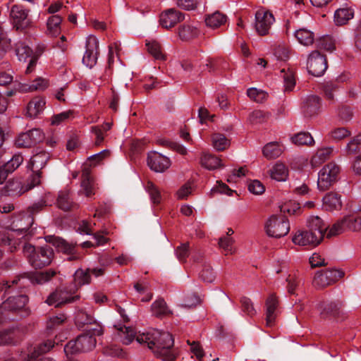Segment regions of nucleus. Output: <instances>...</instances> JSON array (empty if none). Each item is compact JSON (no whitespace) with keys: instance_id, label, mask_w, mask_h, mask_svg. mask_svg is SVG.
I'll list each match as a JSON object with an SVG mask.
<instances>
[{"instance_id":"nucleus-1","label":"nucleus","mask_w":361,"mask_h":361,"mask_svg":"<svg viewBox=\"0 0 361 361\" xmlns=\"http://www.w3.org/2000/svg\"><path fill=\"white\" fill-rule=\"evenodd\" d=\"M136 341L147 345L154 355L163 361H173L177 357L178 352L173 348L174 339L169 332L154 329L137 335Z\"/></svg>"},{"instance_id":"nucleus-2","label":"nucleus","mask_w":361,"mask_h":361,"mask_svg":"<svg viewBox=\"0 0 361 361\" xmlns=\"http://www.w3.org/2000/svg\"><path fill=\"white\" fill-rule=\"evenodd\" d=\"M307 230L298 231L293 237V243L300 246L316 247L324 239L328 227L318 216H310L307 219Z\"/></svg>"},{"instance_id":"nucleus-3","label":"nucleus","mask_w":361,"mask_h":361,"mask_svg":"<svg viewBox=\"0 0 361 361\" xmlns=\"http://www.w3.org/2000/svg\"><path fill=\"white\" fill-rule=\"evenodd\" d=\"M23 252L30 264L35 269H42L49 265L54 256L53 249L47 245L35 247L31 244H25Z\"/></svg>"},{"instance_id":"nucleus-4","label":"nucleus","mask_w":361,"mask_h":361,"mask_svg":"<svg viewBox=\"0 0 361 361\" xmlns=\"http://www.w3.org/2000/svg\"><path fill=\"white\" fill-rule=\"evenodd\" d=\"M97 344L94 337L84 331L79 335L75 340L70 341L64 346V352L66 355L80 353H85L93 350Z\"/></svg>"},{"instance_id":"nucleus-5","label":"nucleus","mask_w":361,"mask_h":361,"mask_svg":"<svg viewBox=\"0 0 361 361\" xmlns=\"http://www.w3.org/2000/svg\"><path fill=\"white\" fill-rule=\"evenodd\" d=\"M264 228L269 237L280 238L288 233L289 221L283 215L273 214L266 221Z\"/></svg>"},{"instance_id":"nucleus-6","label":"nucleus","mask_w":361,"mask_h":361,"mask_svg":"<svg viewBox=\"0 0 361 361\" xmlns=\"http://www.w3.org/2000/svg\"><path fill=\"white\" fill-rule=\"evenodd\" d=\"M341 169L334 162L326 164L319 172L317 187L321 191L329 190L339 178Z\"/></svg>"},{"instance_id":"nucleus-7","label":"nucleus","mask_w":361,"mask_h":361,"mask_svg":"<svg viewBox=\"0 0 361 361\" xmlns=\"http://www.w3.org/2000/svg\"><path fill=\"white\" fill-rule=\"evenodd\" d=\"M345 275L342 269H328L317 271L313 279V285L319 288H323L337 282Z\"/></svg>"},{"instance_id":"nucleus-8","label":"nucleus","mask_w":361,"mask_h":361,"mask_svg":"<svg viewBox=\"0 0 361 361\" xmlns=\"http://www.w3.org/2000/svg\"><path fill=\"white\" fill-rule=\"evenodd\" d=\"M30 11L25 9L20 5H13L11 7L10 16L13 27L17 30H25L32 26V21L29 18Z\"/></svg>"},{"instance_id":"nucleus-9","label":"nucleus","mask_w":361,"mask_h":361,"mask_svg":"<svg viewBox=\"0 0 361 361\" xmlns=\"http://www.w3.org/2000/svg\"><path fill=\"white\" fill-rule=\"evenodd\" d=\"M327 61L324 55L321 54L318 51H313L307 59V68L309 73L319 77L322 76L327 69Z\"/></svg>"},{"instance_id":"nucleus-10","label":"nucleus","mask_w":361,"mask_h":361,"mask_svg":"<svg viewBox=\"0 0 361 361\" xmlns=\"http://www.w3.org/2000/svg\"><path fill=\"white\" fill-rule=\"evenodd\" d=\"M44 139V133L39 128H34L20 134L15 144L18 147H32L42 142Z\"/></svg>"},{"instance_id":"nucleus-11","label":"nucleus","mask_w":361,"mask_h":361,"mask_svg":"<svg viewBox=\"0 0 361 361\" xmlns=\"http://www.w3.org/2000/svg\"><path fill=\"white\" fill-rule=\"evenodd\" d=\"M275 21L274 15L269 11L261 8L255 13V28L259 35L269 34V30Z\"/></svg>"},{"instance_id":"nucleus-12","label":"nucleus","mask_w":361,"mask_h":361,"mask_svg":"<svg viewBox=\"0 0 361 361\" xmlns=\"http://www.w3.org/2000/svg\"><path fill=\"white\" fill-rule=\"evenodd\" d=\"M85 52L82 63L89 68H92L97 61L99 54V42L96 37L90 35L86 39Z\"/></svg>"},{"instance_id":"nucleus-13","label":"nucleus","mask_w":361,"mask_h":361,"mask_svg":"<svg viewBox=\"0 0 361 361\" xmlns=\"http://www.w3.org/2000/svg\"><path fill=\"white\" fill-rule=\"evenodd\" d=\"M79 298L80 296L78 295H72L66 288H59L49 295L46 302L49 305L56 304L55 307H59L63 305L72 303Z\"/></svg>"},{"instance_id":"nucleus-14","label":"nucleus","mask_w":361,"mask_h":361,"mask_svg":"<svg viewBox=\"0 0 361 361\" xmlns=\"http://www.w3.org/2000/svg\"><path fill=\"white\" fill-rule=\"evenodd\" d=\"M342 302L340 301H321L317 308L322 318L337 317L342 312Z\"/></svg>"},{"instance_id":"nucleus-15","label":"nucleus","mask_w":361,"mask_h":361,"mask_svg":"<svg viewBox=\"0 0 361 361\" xmlns=\"http://www.w3.org/2000/svg\"><path fill=\"white\" fill-rule=\"evenodd\" d=\"M28 301L25 295L10 296L0 305V314H5L7 312H16L23 309Z\"/></svg>"},{"instance_id":"nucleus-16","label":"nucleus","mask_w":361,"mask_h":361,"mask_svg":"<svg viewBox=\"0 0 361 361\" xmlns=\"http://www.w3.org/2000/svg\"><path fill=\"white\" fill-rule=\"evenodd\" d=\"M147 165L155 172L162 173L171 166L170 159L156 152H151L148 154Z\"/></svg>"},{"instance_id":"nucleus-17","label":"nucleus","mask_w":361,"mask_h":361,"mask_svg":"<svg viewBox=\"0 0 361 361\" xmlns=\"http://www.w3.org/2000/svg\"><path fill=\"white\" fill-rule=\"evenodd\" d=\"M183 20L184 15L181 12L175 8H169L161 13L159 23L163 27L171 28Z\"/></svg>"},{"instance_id":"nucleus-18","label":"nucleus","mask_w":361,"mask_h":361,"mask_svg":"<svg viewBox=\"0 0 361 361\" xmlns=\"http://www.w3.org/2000/svg\"><path fill=\"white\" fill-rule=\"evenodd\" d=\"M23 161V156L20 154H16L8 161L0 166V184L4 183L8 176L16 170Z\"/></svg>"},{"instance_id":"nucleus-19","label":"nucleus","mask_w":361,"mask_h":361,"mask_svg":"<svg viewBox=\"0 0 361 361\" xmlns=\"http://www.w3.org/2000/svg\"><path fill=\"white\" fill-rule=\"evenodd\" d=\"M302 112L306 117H312L319 114L321 109V99L315 95H310L304 101Z\"/></svg>"},{"instance_id":"nucleus-20","label":"nucleus","mask_w":361,"mask_h":361,"mask_svg":"<svg viewBox=\"0 0 361 361\" xmlns=\"http://www.w3.org/2000/svg\"><path fill=\"white\" fill-rule=\"evenodd\" d=\"M266 324L272 326L277 316L276 310L279 307V299L275 294H271L266 300Z\"/></svg>"},{"instance_id":"nucleus-21","label":"nucleus","mask_w":361,"mask_h":361,"mask_svg":"<svg viewBox=\"0 0 361 361\" xmlns=\"http://www.w3.org/2000/svg\"><path fill=\"white\" fill-rule=\"evenodd\" d=\"M45 104L46 102L43 97H35L26 106V116L30 118L37 117L44 111Z\"/></svg>"},{"instance_id":"nucleus-22","label":"nucleus","mask_w":361,"mask_h":361,"mask_svg":"<svg viewBox=\"0 0 361 361\" xmlns=\"http://www.w3.org/2000/svg\"><path fill=\"white\" fill-rule=\"evenodd\" d=\"M81 187L87 197H90L94 194V183L91 177V171L89 167H84L81 176Z\"/></svg>"},{"instance_id":"nucleus-23","label":"nucleus","mask_w":361,"mask_h":361,"mask_svg":"<svg viewBox=\"0 0 361 361\" xmlns=\"http://www.w3.org/2000/svg\"><path fill=\"white\" fill-rule=\"evenodd\" d=\"M323 207L327 211L338 210L342 207L341 195L331 192L323 197Z\"/></svg>"},{"instance_id":"nucleus-24","label":"nucleus","mask_w":361,"mask_h":361,"mask_svg":"<svg viewBox=\"0 0 361 361\" xmlns=\"http://www.w3.org/2000/svg\"><path fill=\"white\" fill-rule=\"evenodd\" d=\"M333 152L332 147H322L317 149L310 159V164L313 168H317L326 160L330 159Z\"/></svg>"},{"instance_id":"nucleus-25","label":"nucleus","mask_w":361,"mask_h":361,"mask_svg":"<svg viewBox=\"0 0 361 361\" xmlns=\"http://www.w3.org/2000/svg\"><path fill=\"white\" fill-rule=\"evenodd\" d=\"M57 272L54 269H48L44 271H39L28 274V277L33 284H44L54 277Z\"/></svg>"},{"instance_id":"nucleus-26","label":"nucleus","mask_w":361,"mask_h":361,"mask_svg":"<svg viewBox=\"0 0 361 361\" xmlns=\"http://www.w3.org/2000/svg\"><path fill=\"white\" fill-rule=\"evenodd\" d=\"M33 221L34 219L32 217L27 214H23L14 219L11 226L13 230L23 233L29 230Z\"/></svg>"},{"instance_id":"nucleus-27","label":"nucleus","mask_w":361,"mask_h":361,"mask_svg":"<svg viewBox=\"0 0 361 361\" xmlns=\"http://www.w3.org/2000/svg\"><path fill=\"white\" fill-rule=\"evenodd\" d=\"M288 169L282 162H276L269 170L270 177L277 181H285L288 177Z\"/></svg>"},{"instance_id":"nucleus-28","label":"nucleus","mask_w":361,"mask_h":361,"mask_svg":"<svg viewBox=\"0 0 361 361\" xmlns=\"http://www.w3.org/2000/svg\"><path fill=\"white\" fill-rule=\"evenodd\" d=\"M49 159V154L46 152H40L32 157L30 164L33 172H39L47 164Z\"/></svg>"},{"instance_id":"nucleus-29","label":"nucleus","mask_w":361,"mask_h":361,"mask_svg":"<svg viewBox=\"0 0 361 361\" xmlns=\"http://www.w3.org/2000/svg\"><path fill=\"white\" fill-rule=\"evenodd\" d=\"M294 35L300 44L306 47L312 45L314 42V34L306 28L297 30Z\"/></svg>"},{"instance_id":"nucleus-30","label":"nucleus","mask_w":361,"mask_h":361,"mask_svg":"<svg viewBox=\"0 0 361 361\" xmlns=\"http://www.w3.org/2000/svg\"><path fill=\"white\" fill-rule=\"evenodd\" d=\"M283 152V148L276 142H271L267 144L262 149L263 155L267 159L278 158Z\"/></svg>"},{"instance_id":"nucleus-31","label":"nucleus","mask_w":361,"mask_h":361,"mask_svg":"<svg viewBox=\"0 0 361 361\" xmlns=\"http://www.w3.org/2000/svg\"><path fill=\"white\" fill-rule=\"evenodd\" d=\"M52 244L57 248L59 252L68 255L75 254V250L76 244L70 243L61 238L54 237L52 241Z\"/></svg>"},{"instance_id":"nucleus-32","label":"nucleus","mask_w":361,"mask_h":361,"mask_svg":"<svg viewBox=\"0 0 361 361\" xmlns=\"http://www.w3.org/2000/svg\"><path fill=\"white\" fill-rule=\"evenodd\" d=\"M49 86L47 80L42 78H37L32 81V84H23L20 90L23 92L42 91Z\"/></svg>"},{"instance_id":"nucleus-33","label":"nucleus","mask_w":361,"mask_h":361,"mask_svg":"<svg viewBox=\"0 0 361 361\" xmlns=\"http://www.w3.org/2000/svg\"><path fill=\"white\" fill-rule=\"evenodd\" d=\"M353 11L348 8H338L334 14V21L338 25L346 24L353 17Z\"/></svg>"},{"instance_id":"nucleus-34","label":"nucleus","mask_w":361,"mask_h":361,"mask_svg":"<svg viewBox=\"0 0 361 361\" xmlns=\"http://www.w3.org/2000/svg\"><path fill=\"white\" fill-rule=\"evenodd\" d=\"M62 18L59 15H54L49 18L47 20V32L49 35L55 37L61 32V23Z\"/></svg>"},{"instance_id":"nucleus-35","label":"nucleus","mask_w":361,"mask_h":361,"mask_svg":"<svg viewBox=\"0 0 361 361\" xmlns=\"http://www.w3.org/2000/svg\"><path fill=\"white\" fill-rule=\"evenodd\" d=\"M200 164L202 166L209 170L216 169L221 166V159L219 157L207 153L202 154Z\"/></svg>"},{"instance_id":"nucleus-36","label":"nucleus","mask_w":361,"mask_h":361,"mask_svg":"<svg viewBox=\"0 0 361 361\" xmlns=\"http://www.w3.org/2000/svg\"><path fill=\"white\" fill-rule=\"evenodd\" d=\"M227 20L226 15L216 11L205 18L206 25L212 28H217L224 25Z\"/></svg>"},{"instance_id":"nucleus-37","label":"nucleus","mask_w":361,"mask_h":361,"mask_svg":"<svg viewBox=\"0 0 361 361\" xmlns=\"http://www.w3.org/2000/svg\"><path fill=\"white\" fill-rule=\"evenodd\" d=\"M57 205L59 208L64 211H69L75 207L73 200L71 199L68 191H61L57 199Z\"/></svg>"},{"instance_id":"nucleus-38","label":"nucleus","mask_w":361,"mask_h":361,"mask_svg":"<svg viewBox=\"0 0 361 361\" xmlns=\"http://www.w3.org/2000/svg\"><path fill=\"white\" fill-rule=\"evenodd\" d=\"M151 308L152 314L157 317L171 314V312L169 310L166 302L163 299H158L155 300L152 303Z\"/></svg>"},{"instance_id":"nucleus-39","label":"nucleus","mask_w":361,"mask_h":361,"mask_svg":"<svg viewBox=\"0 0 361 361\" xmlns=\"http://www.w3.org/2000/svg\"><path fill=\"white\" fill-rule=\"evenodd\" d=\"M212 142L214 148L217 151H224L230 146V140L221 133L212 134Z\"/></svg>"},{"instance_id":"nucleus-40","label":"nucleus","mask_w":361,"mask_h":361,"mask_svg":"<svg viewBox=\"0 0 361 361\" xmlns=\"http://www.w3.org/2000/svg\"><path fill=\"white\" fill-rule=\"evenodd\" d=\"M198 33L197 28L190 25H183L178 29V35L184 41H188L196 37Z\"/></svg>"},{"instance_id":"nucleus-41","label":"nucleus","mask_w":361,"mask_h":361,"mask_svg":"<svg viewBox=\"0 0 361 361\" xmlns=\"http://www.w3.org/2000/svg\"><path fill=\"white\" fill-rule=\"evenodd\" d=\"M55 342L52 340L44 341L34 347L33 350L28 355L40 357L42 355L48 353L54 346Z\"/></svg>"},{"instance_id":"nucleus-42","label":"nucleus","mask_w":361,"mask_h":361,"mask_svg":"<svg viewBox=\"0 0 361 361\" xmlns=\"http://www.w3.org/2000/svg\"><path fill=\"white\" fill-rule=\"evenodd\" d=\"M148 52L157 60L164 61L166 56L162 51L160 44L156 41L148 42L146 43Z\"/></svg>"},{"instance_id":"nucleus-43","label":"nucleus","mask_w":361,"mask_h":361,"mask_svg":"<svg viewBox=\"0 0 361 361\" xmlns=\"http://www.w3.org/2000/svg\"><path fill=\"white\" fill-rule=\"evenodd\" d=\"M292 142L298 145H309L312 146L314 140L311 134L307 132H300L295 134L291 137Z\"/></svg>"},{"instance_id":"nucleus-44","label":"nucleus","mask_w":361,"mask_h":361,"mask_svg":"<svg viewBox=\"0 0 361 361\" xmlns=\"http://www.w3.org/2000/svg\"><path fill=\"white\" fill-rule=\"evenodd\" d=\"M5 189L9 195H20L28 189H23L21 182L18 179H12L7 181Z\"/></svg>"},{"instance_id":"nucleus-45","label":"nucleus","mask_w":361,"mask_h":361,"mask_svg":"<svg viewBox=\"0 0 361 361\" xmlns=\"http://www.w3.org/2000/svg\"><path fill=\"white\" fill-rule=\"evenodd\" d=\"M74 282L75 286H82L85 284H88L91 281V276L90 274V269L83 270L78 269L74 274Z\"/></svg>"},{"instance_id":"nucleus-46","label":"nucleus","mask_w":361,"mask_h":361,"mask_svg":"<svg viewBox=\"0 0 361 361\" xmlns=\"http://www.w3.org/2000/svg\"><path fill=\"white\" fill-rule=\"evenodd\" d=\"M110 154L109 150L104 149L97 154L90 156L85 162L84 167H86L87 165H88L89 167L96 166L101 164L104 159L108 158L110 156Z\"/></svg>"},{"instance_id":"nucleus-47","label":"nucleus","mask_w":361,"mask_h":361,"mask_svg":"<svg viewBox=\"0 0 361 361\" xmlns=\"http://www.w3.org/2000/svg\"><path fill=\"white\" fill-rule=\"evenodd\" d=\"M345 226L350 231H361V215L351 214L345 216Z\"/></svg>"},{"instance_id":"nucleus-48","label":"nucleus","mask_w":361,"mask_h":361,"mask_svg":"<svg viewBox=\"0 0 361 361\" xmlns=\"http://www.w3.org/2000/svg\"><path fill=\"white\" fill-rule=\"evenodd\" d=\"M247 95L251 100L257 103L264 102L268 97V94L265 91L255 87L247 89Z\"/></svg>"},{"instance_id":"nucleus-49","label":"nucleus","mask_w":361,"mask_h":361,"mask_svg":"<svg viewBox=\"0 0 361 361\" xmlns=\"http://www.w3.org/2000/svg\"><path fill=\"white\" fill-rule=\"evenodd\" d=\"M145 189L149 195L151 201L154 204H159L161 200V195L159 189L152 181L147 182Z\"/></svg>"},{"instance_id":"nucleus-50","label":"nucleus","mask_w":361,"mask_h":361,"mask_svg":"<svg viewBox=\"0 0 361 361\" xmlns=\"http://www.w3.org/2000/svg\"><path fill=\"white\" fill-rule=\"evenodd\" d=\"M345 216L334 224L329 230L326 231V237L331 238L332 236L341 234L345 231H349L347 226H345Z\"/></svg>"},{"instance_id":"nucleus-51","label":"nucleus","mask_w":361,"mask_h":361,"mask_svg":"<svg viewBox=\"0 0 361 361\" xmlns=\"http://www.w3.org/2000/svg\"><path fill=\"white\" fill-rule=\"evenodd\" d=\"M94 317L87 313L85 311L80 310L77 312L75 317V322L78 328L84 329L93 321Z\"/></svg>"},{"instance_id":"nucleus-52","label":"nucleus","mask_w":361,"mask_h":361,"mask_svg":"<svg viewBox=\"0 0 361 361\" xmlns=\"http://www.w3.org/2000/svg\"><path fill=\"white\" fill-rule=\"evenodd\" d=\"M270 113L265 112L262 110H255L248 117V120L252 124H258L266 122L270 117Z\"/></svg>"},{"instance_id":"nucleus-53","label":"nucleus","mask_w":361,"mask_h":361,"mask_svg":"<svg viewBox=\"0 0 361 361\" xmlns=\"http://www.w3.org/2000/svg\"><path fill=\"white\" fill-rule=\"evenodd\" d=\"M281 77L283 78L285 91H292L295 85V79L294 73L288 69L287 71L285 69L281 71Z\"/></svg>"},{"instance_id":"nucleus-54","label":"nucleus","mask_w":361,"mask_h":361,"mask_svg":"<svg viewBox=\"0 0 361 361\" xmlns=\"http://www.w3.org/2000/svg\"><path fill=\"white\" fill-rule=\"evenodd\" d=\"M67 319V317L64 314H59L51 316L47 322V328L49 330H54L61 326Z\"/></svg>"},{"instance_id":"nucleus-55","label":"nucleus","mask_w":361,"mask_h":361,"mask_svg":"<svg viewBox=\"0 0 361 361\" xmlns=\"http://www.w3.org/2000/svg\"><path fill=\"white\" fill-rule=\"evenodd\" d=\"M84 331L90 334L93 337L102 336L104 333L102 326L97 322L94 318L93 321L90 322V324L85 328Z\"/></svg>"},{"instance_id":"nucleus-56","label":"nucleus","mask_w":361,"mask_h":361,"mask_svg":"<svg viewBox=\"0 0 361 361\" xmlns=\"http://www.w3.org/2000/svg\"><path fill=\"white\" fill-rule=\"evenodd\" d=\"M317 47L320 49L332 51L335 49L336 46L334 40L332 39V37L329 36H324L318 39Z\"/></svg>"},{"instance_id":"nucleus-57","label":"nucleus","mask_w":361,"mask_h":361,"mask_svg":"<svg viewBox=\"0 0 361 361\" xmlns=\"http://www.w3.org/2000/svg\"><path fill=\"white\" fill-rule=\"evenodd\" d=\"M200 278L206 283H212L216 278V275L213 269L209 264H204L200 274Z\"/></svg>"},{"instance_id":"nucleus-58","label":"nucleus","mask_w":361,"mask_h":361,"mask_svg":"<svg viewBox=\"0 0 361 361\" xmlns=\"http://www.w3.org/2000/svg\"><path fill=\"white\" fill-rule=\"evenodd\" d=\"M118 330L124 344L128 345L134 340L135 333L131 328L123 326L118 328Z\"/></svg>"},{"instance_id":"nucleus-59","label":"nucleus","mask_w":361,"mask_h":361,"mask_svg":"<svg viewBox=\"0 0 361 361\" xmlns=\"http://www.w3.org/2000/svg\"><path fill=\"white\" fill-rule=\"evenodd\" d=\"M338 85L336 82H328L324 85L323 90L326 99L334 102V92L338 90Z\"/></svg>"},{"instance_id":"nucleus-60","label":"nucleus","mask_w":361,"mask_h":361,"mask_svg":"<svg viewBox=\"0 0 361 361\" xmlns=\"http://www.w3.org/2000/svg\"><path fill=\"white\" fill-rule=\"evenodd\" d=\"M361 145V134L355 136L347 145L346 152L348 154H354L357 152Z\"/></svg>"},{"instance_id":"nucleus-61","label":"nucleus","mask_w":361,"mask_h":361,"mask_svg":"<svg viewBox=\"0 0 361 361\" xmlns=\"http://www.w3.org/2000/svg\"><path fill=\"white\" fill-rule=\"evenodd\" d=\"M241 308L243 312L250 317H252L256 314L252 302L249 298L243 297L240 299Z\"/></svg>"},{"instance_id":"nucleus-62","label":"nucleus","mask_w":361,"mask_h":361,"mask_svg":"<svg viewBox=\"0 0 361 361\" xmlns=\"http://www.w3.org/2000/svg\"><path fill=\"white\" fill-rule=\"evenodd\" d=\"M176 255L180 262H185L190 255L189 243H183L178 246L176 250Z\"/></svg>"},{"instance_id":"nucleus-63","label":"nucleus","mask_w":361,"mask_h":361,"mask_svg":"<svg viewBox=\"0 0 361 361\" xmlns=\"http://www.w3.org/2000/svg\"><path fill=\"white\" fill-rule=\"evenodd\" d=\"M47 206V204L46 201L44 200H40L39 202H35L27 208L28 214L27 215L33 218L34 215L44 210Z\"/></svg>"},{"instance_id":"nucleus-64","label":"nucleus","mask_w":361,"mask_h":361,"mask_svg":"<svg viewBox=\"0 0 361 361\" xmlns=\"http://www.w3.org/2000/svg\"><path fill=\"white\" fill-rule=\"evenodd\" d=\"M331 137L336 140H340L350 135V133L348 128L345 127L337 128L331 131Z\"/></svg>"}]
</instances>
